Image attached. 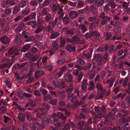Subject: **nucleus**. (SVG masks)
<instances>
[{"instance_id":"72a5a7b5","label":"nucleus","mask_w":130,"mask_h":130,"mask_svg":"<svg viewBox=\"0 0 130 130\" xmlns=\"http://www.w3.org/2000/svg\"><path fill=\"white\" fill-rule=\"evenodd\" d=\"M113 21H111L110 22V23L111 25H112L114 26H116L118 28H120V22L119 21H116L115 22V24H113Z\"/></svg>"},{"instance_id":"680f3d73","label":"nucleus","mask_w":130,"mask_h":130,"mask_svg":"<svg viewBox=\"0 0 130 130\" xmlns=\"http://www.w3.org/2000/svg\"><path fill=\"white\" fill-rule=\"evenodd\" d=\"M37 25L39 26V25L41 24L43 22V20L41 18H39L37 19Z\"/></svg>"},{"instance_id":"aec40b11","label":"nucleus","mask_w":130,"mask_h":130,"mask_svg":"<svg viewBox=\"0 0 130 130\" xmlns=\"http://www.w3.org/2000/svg\"><path fill=\"white\" fill-rule=\"evenodd\" d=\"M36 105V103L34 101L32 100L28 101V102L25 105V107H27L29 106H35Z\"/></svg>"},{"instance_id":"f03ea898","label":"nucleus","mask_w":130,"mask_h":130,"mask_svg":"<svg viewBox=\"0 0 130 130\" xmlns=\"http://www.w3.org/2000/svg\"><path fill=\"white\" fill-rule=\"evenodd\" d=\"M16 3L15 0H6L4 1L2 3L1 6L4 8L6 9L4 10V12L1 13V17L4 18L7 17L11 13L12 10L10 8H8L15 5Z\"/></svg>"},{"instance_id":"39448f33","label":"nucleus","mask_w":130,"mask_h":130,"mask_svg":"<svg viewBox=\"0 0 130 130\" xmlns=\"http://www.w3.org/2000/svg\"><path fill=\"white\" fill-rule=\"evenodd\" d=\"M87 20L89 22H92L95 21H97L96 22H94L92 23L89 26V28L91 29L93 27L96 26L99 22V20L97 19L96 17H90L87 19Z\"/></svg>"},{"instance_id":"338daca9","label":"nucleus","mask_w":130,"mask_h":130,"mask_svg":"<svg viewBox=\"0 0 130 130\" xmlns=\"http://www.w3.org/2000/svg\"><path fill=\"white\" fill-rule=\"evenodd\" d=\"M90 10L92 13H94L96 11L94 6H92L90 8Z\"/></svg>"},{"instance_id":"f257e3e1","label":"nucleus","mask_w":130,"mask_h":130,"mask_svg":"<svg viewBox=\"0 0 130 130\" xmlns=\"http://www.w3.org/2000/svg\"><path fill=\"white\" fill-rule=\"evenodd\" d=\"M20 50V49L18 48H15V49L11 48L8 50L7 52L6 53L5 55L6 56L11 55H12L10 59H7L4 60V64L2 66V68L7 67L9 68L11 67L15 60V56L19 54L18 51Z\"/></svg>"},{"instance_id":"0eeeda50","label":"nucleus","mask_w":130,"mask_h":130,"mask_svg":"<svg viewBox=\"0 0 130 130\" xmlns=\"http://www.w3.org/2000/svg\"><path fill=\"white\" fill-rule=\"evenodd\" d=\"M36 15V14L35 12H33L30 14L28 16L25 17L24 19V21H26L34 19Z\"/></svg>"},{"instance_id":"58836bf2","label":"nucleus","mask_w":130,"mask_h":130,"mask_svg":"<svg viewBox=\"0 0 130 130\" xmlns=\"http://www.w3.org/2000/svg\"><path fill=\"white\" fill-rule=\"evenodd\" d=\"M30 11V9L29 8H27L22 12V14L23 15H26L29 13Z\"/></svg>"},{"instance_id":"6ab92c4d","label":"nucleus","mask_w":130,"mask_h":130,"mask_svg":"<svg viewBox=\"0 0 130 130\" xmlns=\"http://www.w3.org/2000/svg\"><path fill=\"white\" fill-rule=\"evenodd\" d=\"M27 25H31L32 28H35L37 26V22L36 21H28L26 23Z\"/></svg>"},{"instance_id":"20e7f679","label":"nucleus","mask_w":130,"mask_h":130,"mask_svg":"<svg viewBox=\"0 0 130 130\" xmlns=\"http://www.w3.org/2000/svg\"><path fill=\"white\" fill-rule=\"evenodd\" d=\"M61 8L59 9L58 13L60 15V16L59 17L58 19L60 21L62 20L63 23L65 24H67L69 22V19L68 17H66L64 18L63 19H62L64 15V14L62 12L63 10L62 9L63 6H61Z\"/></svg>"},{"instance_id":"4468645a","label":"nucleus","mask_w":130,"mask_h":130,"mask_svg":"<svg viewBox=\"0 0 130 130\" xmlns=\"http://www.w3.org/2000/svg\"><path fill=\"white\" fill-rule=\"evenodd\" d=\"M65 48L66 50H68L70 52H75V46L71 47V46L70 44H68L65 46Z\"/></svg>"},{"instance_id":"7c9ffc66","label":"nucleus","mask_w":130,"mask_h":130,"mask_svg":"<svg viewBox=\"0 0 130 130\" xmlns=\"http://www.w3.org/2000/svg\"><path fill=\"white\" fill-rule=\"evenodd\" d=\"M105 0H101V1H99V0H96L95 1V5L98 7L102 6Z\"/></svg>"},{"instance_id":"49530a36","label":"nucleus","mask_w":130,"mask_h":130,"mask_svg":"<svg viewBox=\"0 0 130 130\" xmlns=\"http://www.w3.org/2000/svg\"><path fill=\"white\" fill-rule=\"evenodd\" d=\"M108 54L107 53H105L102 58V60L104 62H105L108 60Z\"/></svg>"},{"instance_id":"0e129e2a","label":"nucleus","mask_w":130,"mask_h":130,"mask_svg":"<svg viewBox=\"0 0 130 130\" xmlns=\"http://www.w3.org/2000/svg\"><path fill=\"white\" fill-rule=\"evenodd\" d=\"M65 61V59L64 58L59 59L57 60V64H62Z\"/></svg>"},{"instance_id":"4c0bfd02","label":"nucleus","mask_w":130,"mask_h":130,"mask_svg":"<svg viewBox=\"0 0 130 130\" xmlns=\"http://www.w3.org/2000/svg\"><path fill=\"white\" fill-rule=\"evenodd\" d=\"M79 28L83 32H85L87 30V28L85 25L83 24H81L79 26Z\"/></svg>"},{"instance_id":"f8f14e48","label":"nucleus","mask_w":130,"mask_h":130,"mask_svg":"<svg viewBox=\"0 0 130 130\" xmlns=\"http://www.w3.org/2000/svg\"><path fill=\"white\" fill-rule=\"evenodd\" d=\"M38 49L36 47H34L31 49V53L30 52L28 51L27 53L25 54V56L27 57H29L31 56L32 55V53L35 52L37 51Z\"/></svg>"},{"instance_id":"f3484780","label":"nucleus","mask_w":130,"mask_h":130,"mask_svg":"<svg viewBox=\"0 0 130 130\" xmlns=\"http://www.w3.org/2000/svg\"><path fill=\"white\" fill-rule=\"evenodd\" d=\"M50 5L53 12H55L57 10V5L56 2H53L50 4Z\"/></svg>"},{"instance_id":"13d9d810","label":"nucleus","mask_w":130,"mask_h":130,"mask_svg":"<svg viewBox=\"0 0 130 130\" xmlns=\"http://www.w3.org/2000/svg\"><path fill=\"white\" fill-rule=\"evenodd\" d=\"M57 37V32L52 33L50 37V38L51 39H55L56 37Z\"/></svg>"},{"instance_id":"a19ab883","label":"nucleus","mask_w":130,"mask_h":130,"mask_svg":"<svg viewBox=\"0 0 130 130\" xmlns=\"http://www.w3.org/2000/svg\"><path fill=\"white\" fill-rule=\"evenodd\" d=\"M100 17L102 19H107L108 21H109L110 20V18L106 16L105 14L103 13H101L100 16Z\"/></svg>"},{"instance_id":"2eb2a0df","label":"nucleus","mask_w":130,"mask_h":130,"mask_svg":"<svg viewBox=\"0 0 130 130\" xmlns=\"http://www.w3.org/2000/svg\"><path fill=\"white\" fill-rule=\"evenodd\" d=\"M77 15V12L74 11H71L69 14V17L71 19H73L76 18Z\"/></svg>"},{"instance_id":"a211bd4d","label":"nucleus","mask_w":130,"mask_h":130,"mask_svg":"<svg viewBox=\"0 0 130 130\" xmlns=\"http://www.w3.org/2000/svg\"><path fill=\"white\" fill-rule=\"evenodd\" d=\"M20 10V7L18 5H17L14 7L12 10V14L14 15L17 14Z\"/></svg>"},{"instance_id":"69168bd1","label":"nucleus","mask_w":130,"mask_h":130,"mask_svg":"<svg viewBox=\"0 0 130 130\" xmlns=\"http://www.w3.org/2000/svg\"><path fill=\"white\" fill-rule=\"evenodd\" d=\"M96 88L100 91H102L103 89V87L100 84H97L96 86Z\"/></svg>"},{"instance_id":"774afa93","label":"nucleus","mask_w":130,"mask_h":130,"mask_svg":"<svg viewBox=\"0 0 130 130\" xmlns=\"http://www.w3.org/2000/svg\"><path fill=\"white\" fill-rule=\"evenodd\" d=\"M42 64V63L40 60H39L37 61L35 64V67H38L40 66Z\"/></svg>"},{"instance_id":"7ed1b4c3","label":"nucleus","mask_w":130,"mask_h":130,"mask_svg":"<svg viewBox=\"0 0 130 130\" xmlns=\"http://www.w3.org/2000/svg\"><path fill=\"white\" fill-rule=\"evenodd\" d=\"M45 71L43 70H37L36 71L34 75V79L33 78L30 77L26 80V81H32L34 80H36L37 79H38L43 75Z\"/></svg>"},{"instance_id":"bb28decb","label":"nucleus","mask_w":130,"mask_h":130,"mask_svg":"<svg viewBox=\"0 0 130 130\" xmlns=\"http://www.w3.org/2000/svg\"><path fill=\"white\" fill-rule=\"evenodd\" d=\"M27 3V1L25 0H22L19 4V6L21 8H23L26 6Z\"/></svg>"},{"instance_id":"864d4df0","label":"nucleus","mask_w":130,"mask_h":130,"mask_svg":"<svg viewBox=\"0 0 130 130\" xmlns=\"http://www.w3.org/2000/svg\"><path fill=\"white\" fill-rule=\"evenodd\" d=\"M92 119L90 118L88 120L87 123L85 124V127H88L89 124H91L92 123Z\"/></svg>"},{"instance_id":"603ef678","label":"nucleus","mask_w":130,"mask_h":130,"mask_svg":"<svg viewBox=\"0 0 130 130\" xmlns=\"http://www.w3.org/2000/svg\"><path fill=\"white\" fill-rule=\"evenodd\" d=\"M87 85L86 82H84L82 84V89L83 91H84L87 88L86 86Z\"/></svg>"},{"instance_id":"de8ad7c7","label":"nucleus","mask_w":130,"mask_h":130,"mask_svg":"<svg viewBox=\"0 0 130 130\" xmlns=\"http://www.w3.org/2000/svg\"><path fill=\"white\" fill-rule=\"evenodd\" d=\"M36 42V41H35V42L36 43L35 46L38 47L39 48H41L43 46V43L40 42H37V43Z\"/></svg>"},{"instance_id":"5fc2aeb1","label":"nucleus","mask_w":130,"mask_h":130,"mask_svg":"<svg viewBox=\"0 0 130 130\" xmlns=\"http://www.w3.org/2000/svg\"><path fill=\"white\" fill-rule=\"evenodd\" d=\"M85 116L83 113H81L79 116L77 117V119L78 120H80V119H83L85 118Z\"/></svg>"},{"instance_id":"f704fd0d","label":"nucleus","mask_w":130,"mask_h":130,"mask_svg":"<svg viewBox=\"0 0 130 130\" xmlns=\"http://www.w3.org/2000/svg\"><path fill=\"white\" fill-rule=\"evenodd\" d=\"M103 96V94L101 92L98 93L95 96V99L97 100L102 98Z\"/></svg>"},{"instance_id":"c85d7f7f","label":"nucleus","mask_w":130,"mask_h":130,"mask_svg":"<svg viewBox=\"0 0 130 130\" xmlns=\"http://www.w3.org/2000/svg\"><path fill=\"white\" fill-rule=\"evenodd\" d=\"M96 74L95 72L93 70L91 72L89 73V77L88 78L89 79V80H90L91 79H92L93 77H94Z\"/></svg>"},{"instance_id":"ea45409f","label":"nucleus","mask_w":130,"mask_h":130,"mask_svg":"<svg viewBox=\"0 0 130 130\" xmlns=\"http://www.w3.org/2000/svg\"><path fill=\"white\" fill-rule=\"evenodd\" d=\"M101 55L100 54H95L93 58V59L95 61H98L101 58Z\"/></svg>"},{"instance_id":"412c9836","label":"nucleus","mask_w":130,"mask_h":130,"mask_svg":"<svg viewBox=\"0 0 130 130\" xmlns=\"http://www.w3.org/2000/svg\"><path fill=\"white\" fill-rule=\"evenodd\" d=\"M71 125H73L72 126L73 127H75V125L72 122H70L66 124L64 127L63 128V130H67L69 128Z\"/></svg>"},{"instance_id":"c9c22d12","label":"nucleus","mask_w":130,"mask_h":130,"mask_svg":"<svg viewBox=\"0 0 130 130\" xmlns=\"http://www.w3.org/2000/svg\"><path fill=\"white\" fill-rule=\"evenodd\" d=\"M21 36L20 35H17L15 39L16 43L18 44L21 42Z\"/></svg>"},{"instance_id":"37998d69","label":"nucleus","mask_w":130,"mask_h":130,"mask_svg":"<svg viewBox=\"0 0 130 130\" xmlns=\"http://www.w3.org/2000/svg\"><path fill=\"white\" fill-rule=\"evenodd\" d=\"M56 117V115L55 113H53L52 115V117L53 118V121L54 122V124L56 127L57 126V119Z\"/></svg>"},{"instance_id":"e433bc0d","label":"nucleus","mask_w":130,"mask_h":130,"mask_svg":"<svg viewBox=\"0 0 130 130\" xmlns=\"http://www.w3.org/2000/svg\"><path fill=\"white\" fill-rule=\"evenodd\" d=\"M44 26L41 25L39 26L35 31L34 32L36 34H37L40 32L44 28Z\"/></svg>"},{"instance_id":"ddd939ff","label":"nucleus","mask_w":130,"mask_h":130,"mask_svg":"<svg viewBox=\"0 0 130 130\" xmlns=\"http://www.w3.org/2000/svg\"><path fill=\"white\" fill-rule=\"evenodd\" d=\"M42 1L43 0H32L30 2V5L32 6H36L39 3H41Z\"/></svg>"},{"instance_id":"bf43d9fd","label":"nucleus","mask_w":130,"mask_h":130,"mask_svg":"<svg viewBox=\"0 0 130 130\" xmlns=\"http://www.w3.org/2000/svg\"><path fill=\"white\" fill-rule=\"evenodd\" d=\"M9 28L8 26L5 27L3 28V33L5 34L9 30Z\"/></svg>"},{"instance_id":"8fccbe9b","label":"nucleus","mask_w":130,"mask_h":130,"mask_svg":"<svg viewBox=\"0 0 130 130\" xmlns=\"http://www.w3.org/2000/svg\"><path fill=\"white\" fill-rule=\"evenodd\" d=\"M39 56L38 54H36L31 57L32 60L35 61H36L38 58Z\"/></svg>"},{"instance_id":"a18cd8bd","label":"nucleus","mask_w":130,"mask_h":130,"mask_svg":"<svg viewBox=\"0 0 130 130\" xmlns=\"http://www.w3.org/2000/svg\"><path fill=\"white\" fill-rule=\"evenodd\" d=\"M22 35L23 37L26 39L28 38L29 34L28 32L26 31H24L22 32Z\"/></svg>"},{"instance_id":"09e8293b","label":"nucleus","mask_w":130,"mask_h":130,"mask_svg":"<svg viewBox=\"0 0 130 130\" xmlns=\"http://www.w3.org/2000/svg\"><path fill=\"white\" fill-rule=\"evenodd\" d=\"M43 120L46 123L50 122L51 121L50 117L48 116H46L43 119Z\"/></svg>"},{"instance_id":"2f4dec72","label":"nucleus","mask_w":130,"mask_h":130,"mask_svg":"<svg viewBox=\"0 0 130 130\" xmlns=\"http://www.w3.org/2000/svg\"><path fill=\"white\" fill-rule=\"evenodd\" d=\"M35 39V37L33 36H31L29 37H28L26 39H24V42H31L33 41Z\"/></svg>"},{"instance_id":"c756f323","label":"nucleus","mask_w":130,"mask_h":130,"mask_svg":"<svg viewBox=\"0 0 130 130\" xmlns=\"http://www.w3.org/2000/svg\"><path fill=\"white\" fill-rule=\"evenodd\" d=\"M117 111V109L114 108L112 109V110H111L110 112H109L108 114V116H109L110 118L112 117L113 115H115V114Z\"/></svg>"},{"instance_id":"9b49d317","label":"nucleus","mask_w":130,"mask_h":130,"mask_svg":"<svg viewBox=\"0 0 130 130\" xmlns=\"http://www.w3.org/2000/svg\"><path fill=\"white\" fill-rule=\"evenodd\" d=\"M34 123H37L40 127L42 128L44 127L45 126V125L42 123L43 121H40V122H38V121L34 118H31V119Z\"/></svg>"},{"instance_id":"79ce46f5","label":"nucleus","mask_w":130,"mask_h":130,"mask_svg":"<svg viewBox=\"0 0 130 130\" xmlns=\"http://www.w3.org/2000/svg\"><path fill=\"white\" fill-rule=\"evenodd\" d=\"M50 3V1L47 0H45L43 2V4H41L40 6V8H43L44 6L48 5Z\"/></svg>"},{"instance_id":"5701e85b","label":"nucleus","mask_w":130,"mask_h":130,"mask_svg":"<svg viewBox=\"0 0 130 130\" xmlns=\"http://www.w3.org/2000/svg\"><path fill=\"white\" fill-rule=\"evenodd\" d=\"M79 42V38L76 36H74L72 38V43L73 44H77Z\"/></svg>"},{"instance_id":"3c124183","label":"nucleus","mask_w":130,"mask_h":130,"mask_svg":"<svg viewBox=\"0 0 130 130\" xmlns=\"http://www.w3.org/2000/svg\"><path fill=\"white\" fill-rule=\"evenodd\" d=\"M18 118L20 121H23L25 119L24 116L23 114L20 113H19Z\"/></svg>"},{"instance_id":"6e6d98bb","label":"nucleus","mask_w":130,"mask_h":130,"mask_svg":"<svg viewBox=\"0 0 130 130\" xmlns=\"http://www.w3.org/2000/svg\"><path fill=\"white\" fill-rule=\"evenodd\" d=\"M74 31L75 30L74 29L67 30L66 31V32L67 34H73Z\"/></svg>"},{"instance_id":"423d86ee","label":"nucleus","mask_w":130,"mask_h":130,"mask_svg":"<svg viewBox=\"0 0 130 130\" xmlns=\"http://www.w3.org/2000/svg\"><path fill=\"white\" fill-rule=\"evenodd\" d=\"M114 0H108V3L107 5H106L104 7L105 11H108L109 9V6H110L112 9L114 8L116 6V4L114 2Z\"/></svg>"},{"instance_id":"cd10ccee","label":"nucleus","mask_w":130,"mask_h":130,"mask_svg":"<svg viewBox=\"0 0 130 130\" xmlns=\"http://www.w3.org/2000/svg\"><path fill=\"white\" fill-rule=\"evenodd\" d=\"M58 93L59 94V97L62 99H64L65 97V92L63 91H59Z\"/></svg>"},{"instance_id":"1a4fd4ad","label":"nucleus","mask_w":130,"mask_h":130,"mask_svg":"<svg viewBox=\"0 0 130 130\" xmlns=\"http://www.w3.org/2000/svg\"><path fill=\"white\" fill-rule=\"evenodd\" d=\"M57 50V43L55 42L52 48V50H49L47 53L50 56H51L55 52V50Z\"/></svg>"},{"instance_id":"c03bdc74","label":"nucleus","mask_w":130,"mask_h":130,"mask_svg":"<svg viewBox=\"0 0 130 130\" xmlns=\"http://www.w3.org/2000/svg\"><path fill=\"white\" fill-rule=\"evenodd\" d=\"M46 15V16L45 17L46 21L48 22L49 20H52L51 18V13H49Z\"/></svg>"},{"instance_id":"9d476101","label":"nucleus","mask_w":130,"mask_h":130,"mask_svg":"<svg viewBox=\"0 0 130 130\" xmlns=\"http://www.w3.org/2000/svg\"><path fill=\"white\" fill-rule=\"evenodd\" d=\"M121 113H119V116L120 117L123 118L127 116L129 114V112L128 110H121Z\"/></svg>"},{"instance_id":"393cba45","label":"nucleus","mask_w":130,"mask_h":130,"mask_svg":"<svg viewBox=\"0 0 130 130\" xmlns=\"http://www.w3.org/2000/svg\"><path fill=\"white\" fill-rule=\"evenodd\" d=\"M49 9L47 7L45 8L42 9L41 12V15L44 16L48 14Z\"/></svg>"},{"instance_id":"052dcab7","label":"nucleus","mask_w":130,"mask_h":130,"mask_svg":"<svg viewBox=\"0 0 130 130\" xmlns=\"http://www.w3.org/2000/svg\"><path fill=\"white\" fill-rule=\"evenodd\" d=\"M90 56L89 53L87 54H84L83 56V57L85 59H88L90 58Z\"/></svg>"},{"instance_id":"e2e57ef3","label":"nucleus","mask_w":130,"mask_h":130,"mask_svg":"<svg viewBox=\"0 0 130 130\" xmlns=\"http://www.w3.org/2000/svg\"><path fill=\"white\" fill-rule=\"evenodd\" d=\"M40 91L43 95H46L47 93V91L46 89H41Z\"/></svg>"},{"instance_id":"b1692460","label":"nucleus","mask_w":130,"mask_h":130,"mask_svg":"<svg viewBox=\"0 0 130 130\" xmlns=\"http://www.w3.org/2000/svg\"><path fill=\"white\" fill-rule=\"evenodd\" d=\"M23 23H22L20 25H19L15 29V32L17 33H19L22 29L23 27H24Z\"/></svg>"},{"instance_id":"4be33fe9","label":"nucleus","mask_w":130,"mask_h":130,"mask_svg":"<svg viewBox=\"0 0 130 130\" xmlns=\"http://www.w3.org/2000/svg\"><path fill=\"white\" fill-rule=\"evenodd\" d=\"M65 79L68 81H71L73 79V77L70 73H67L65 76Z\"/></svg>"},{"instance_id":"4d7b16f0","label":"nucleus","mask_w":130,"mask_h":130,"mask_svg":"<svg viewBox=\"0 0 130 130\" xmlns=\"http://www.w3.org/2000/svg\"><path fill=\"white\" fill-rule=\"evenodd\" d=\"M35 70V69L33 68H31L29 72L28 73L27 75L29 76L31 75L32 74L33 72H34Z\"/></svg>"},{"instance_id":"dca6fc26","label":"nucleus","mask_w":130,"mask_h":130,"mask_svg":"<svg viewBox=\"0 0 130 130\" xmlns=\"http://www.w3.org/2000/svg\"><path fill=\"white\" fill-rule=\"evenodd\" d=\"M99 34L96 31H94L90 34V37H93L95 39H97L99 37Z\"/></svg>"},{"instance_id":"473e14b6","label":"nucleus","mask_w":130,"mask_h":130,"mask_svg":"<svg viewBox=\"0 0 130 130\" xmlns=\"http://www.w3.org/2000/svg\"><path fill=\"white\" fill-rule=\"evenodd\" d=\"M75 67V68H77V69H75L74 71L73 74L75 75L76 76L78 74V71L80 70L81 69V68L80 66L78 65H76Z\"/></svg>"},{"instance_id":"a878e982","label":"nucleus","mask_w":130,"mask_h":130,"mask_svg":"<svg viewBox=\"0 0 130 130\" xmlns=\"http://www.w3.org/2000/svg\"><path fill=\"white\" fill-rule=\"evenodd\" d=\"M30 45L29 44L25 45L22 47V52H26L30 48Z\"/></svg>"},{"instance_id":"6e6552de","label":"nucleus","mask_w":130,"mask_h":130,"mask_svg":"<svg viewBox=\"0 0 130 130\" xmlns=\"http://www.w3.org/2000/svg\"><path fill=\"white\" fill-rule=\"evenodd\" d=\"M1 42L4 44H9L10 42V40L7 36H4L2 37L0 40Z\"/></svg>"}]
</instances>
